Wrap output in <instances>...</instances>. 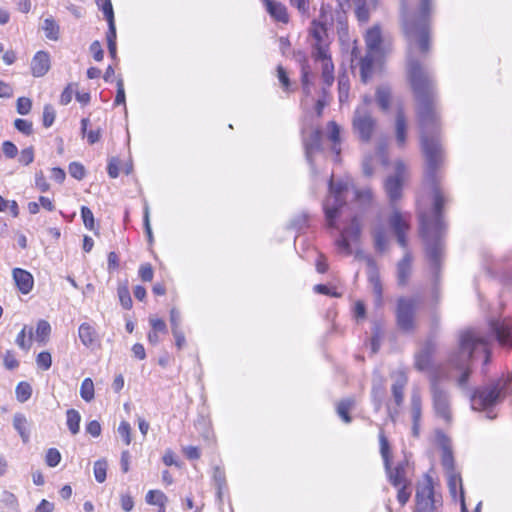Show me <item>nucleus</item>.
I'll return each instance as SVG.
<instances>
[{
	"label": "nucleus",
	"instance_id": "45",
	"mask_svg": "<svg viewBox=\"0 0 512 512\" xmlns=\"http://www.w3.org/2000/svg\"><path fill=\"white\" fill-rule=\"evenodd\" d=\"M81 217H82L84 226L88 230L94 231L95 230L94 215L88 207H86V206L81 207Z\"/></svg>",
	"mask_w": 512,
	"mask_h": 512
},
{
	"label": "nucleus",
	"instance_id": "46",
	"mask_svg": "<svg viewBox=\"0 0 512 512\" xmlns=\"http://www.w3.org/2000/svg\"><path fill=\"white\" fill-rule=\"evenodd\" d=\"M14 127L26 136H30L33 133V124L31 121L26 119L18 118L14 121Z\"/></svg>",
	"mask_w": 512,
	"mask_h": 512
},
{
	"label": "nucleus",
	"instance_id": "22",
	"mask_svg": "<svg viewBox=\"0 0 512 512\" xmlns=\"http://www.w3.org/2000/svg\"><path fill=\"white\" fill-rule=\"evenodd\" d=\"M266 7V11L268 14L277 22L288 23L289 16L287 13V8L280 2H276L273 0H262Z\"/></svg>",
	"mask_w": 512,
	"mask_h": 512
},
{
	"label": "nucleus",
	"instance_id": "56",
	"mask_svg": "<svg viewBox=\"0 0 512 512\" xmlns=\"http://www.w3.org/2000/svg\"><path fill=\"white\" fill-rule=\"evenodd\" d=\"M2 151L3 154L9 159L15 158L18 154L17 146L13 142L8 140L2 143Z\"/></svg>",
	"mask_w": 512,
	"mask_h": 512
},
{
	"label": "nucleus",
	"instance_id": "35",
	"mask_svg": "<svg viewBox=\"0 0 512 512\" xmlns=\"http://www.w3.org/2000/svg\"><path fill=\"white\" fill-rule=\"evenodd\" d=\"M146 502L150 505H157L160 508L165 507L167 501L166 495L159 490H150L146 494Z\"/></svg>",
	"mask_w": 512,
	"mask_h": 512
},
{
	"label": "nucleus",
	"instance_id": "27",
	"mask_svg": "<svg viewBox=\"0 0 512 512\" xmlns=\"http://www.w3.org/2000/svg\"><path fill=\"white\" fill-rule=\"evenodd\" d=\"M374 246L378 252H384L388 246V238L385 228L382 225H378L373 229Z\"/></svg>",
	"mask_w": 512,
	"mask_h": 512
},
{
	"label": "nucleus",
	"instance_id": "38",
	"mask_svg": "<svg viewBox=\"0 0 512 512\" xmlns=\"http://www.w3.org/2000/svg\"><path fill=\"white\" fill-rule=\"evenodd\" d=\"M16 398L19 402H26L32 395V387L28 382L18 383L15 390Z\"/></svg>",
	"mask_w": 512,
	"mask_h": 512
},
{
	"label": "nucleus",
	"instance_id": "57",
	"mask_svg": "<svg viewBox=\"0 0 512 512\" xmlns=\"http://www.w3.org/2000/svg\"><path fill=\"white\" fill-rule=\"evenodd\" d=\"M32 107V102L29 98L26 97H20L17 100V112L20 115H27Z\"/></svg>",
	"mask_w": 512,
	"mask_h": 512
},
{
	"label": "nucleus",
	"instance_id": "58",
	"mask_svg": "<svg viewBox=\"0 0 512 512\" xmlns=\"http://www.w3.org/2000/svg\"><path fill=\"white\" fill-rule=\"evenodd\" d=\"M18 161L23 165H29L34 161L33 147H27L20 152Z\"/></svg>",
	"mask_w": 512,
	"mask_h": 512
},
{
	"label": "nucleus",
	"instance_id": "26",
	"mask_svg": "<svg viewBox=\"0 0 512 512\" xmlns=\"http://www.w3.org/2000/svg\"><path fill=\"white\" fill-rule=\"evenodd\" d=\"M395 132L397 144L399 146L404 145L406 142L407 122L405 115L401 109L397 111L395 121Z\"/></svg>",
	"mask_w": 512,
	"mask_h": 512
},
{
	"label": "nucleus",
	"instance_id": "6",
	"mask_svg": "<svg viewBox=\"0 0 512 512\" xmlns=\"http://www.w3.org/2000/svg\"><path fill=\"white\" fill-rule=\"evenodd\" d=\"M380 442V454L384 462V468L390 483L399 488L397 499L401 505L406 504L410 497V492L407 491V479H406V470H407V462L400 461L397 465L392 468L390 458L391 451L389 442L384 435L383 432L379 435Z\"/></svg>",
	"mask_w": 512,
	"mask_h": 512
},
{
	"label": "nucleus",
	"instance_id": "10",
	"mask_svg": "<svg viewBox=\"0 0 512 512\" xmlns=\"http://www.w3.org/2000/svg\"><path fill=\"white\" fill-rule=\"evenodd\" d=\"M416 319V299L414 297H399L396 307V322L398 328L406 333L412 332Z\"/></svg>",
	"mask_w": 512,
	"mask_h": 512
},
{
	"label": "nucleus",
	"instance_id": "19",
	"mask_svg": "<svg viewBox=\"0 0 512 512\" xmlns=\"http://www.w3.org/2000/svg\"><path fill=\"white\" fill-rule=\"evenodd\" d=\"M401 163L397 164V173L385 180V190L391 202L397 201L402 193V179L400 176Z\"/></svg>",
	"mask_w": 512,
	"mask_h": 512
},
{
	"label": "nucleus",
	"instance_id": "60",
	"mask_svg": "<svg viewBox=\"0 0 512 512\" xmlns=\"http://www.w3.org/2000/svg\"><path fill=\"white\" fill-rule=\"evenodd\" d=\"M139 276L145 282H150L153 279L154 272L150 264H143L139 268Z\"/></svg>",
	"mask_w": 512,
	"mask_h": 512
},
{
	"label": "nucleus",
	"instance_id": "7",
	"mask_svg": "<svg viewBox=\"0 0 512 512\" xmlns=\"http://www.w3.org/2000/svg\"><path fill=\"white\" fill-rule=\"evenodd\" d=\"M365 43L367 53L360 59V77L363 83L370 80L374 63L383 58L387 52L380 26L375 25L366 32Z\"/></svg>",
	"mask_w": 512,
	"mask_h": 512
},
{
	"label": "nucleus",
	"instance_id": "23",
	"mask_svg": "<svg viewBox=\"0 0 512 512\" xmlns=\"http://www.w3.org/2000/svg\"><path fill=\"white\" fill-rule=\"evenodd\" d=\"M412 256L406 253L397 265V284L399 287H405L408 284L411 275Z\"/></svg>",
	"mask_w": 512,
	"mask_h": 512
},
{
	"label": "nucleus",
	"instance_id": "40",
	"mask_svg": "<svg viewBox=\"0 0 512 512\" xmlns=\"http://www.w3.org/2000/svg\"><path fill=\"white\" fill-rule=\"evenodd\" d=\"M107 467L108 463L105 459H99L94 463L93 472L98 483H103L106 480Z\"/></svg>",
	"mask_w": 512,
	"mask_h": 512
},
{
	"label": "nucleus",
	"instance_id": "33",
	"mask_svg": "<svg viewBox=\"0 0 512 512\" xmlns=\"http://www.w3.org/2000/svg\"><path fill=\"white\" fill-rule=\"evenodd\" d=\"M26 426H27L26 417L21 413H16L13 417V427L20 434V436L24 442H27L28 438H29V434L27 432Z\"/></svg>",
	"mask_w": 512,
	"mask_h": 512
},
{
	"label": "nucleus",
	"instance_id": "21",
	"mask_svg": "<svg viewBox=\"0 0 512 512\" xmlns=\"http://www.w3.org/2000/svg\"><path fill=\"white\" fill-rule=\"evenodd\" d=\"M50 56L45 51H38L31 61V72L34 77L44 76L50 69Z\"/></svg>",
	"mask_w": 512,
	"mask_h": 512
},
{
	"label": "nucleus",
	"instance_id": "5",
	"mask_svg": "<svg viewBox=\"0 0 512 512\" xmlns=\"http://www.w3.org/2000/svg\"><path fill=\"white\" fill-rule=\"evenodd\" d=\"M435 352V344L428 342L423 347L421 353L418 355V370L425 371L432 383L433 388V404L436 413L445 421L451 420V411L446 394L436 387L438 376V368L433 364L432 356Z\"/></svg>",
	"mask_w": 512,
	"mask_h": 512
},
{
	"label": "nucleus",
	"instance_id": "47",
	"mask_svg": "<svg viewBox=\"0 0 512 512\" xmlns=\"http://www.w3.org/2000/svg\"><path fill=\"white\" fill-rule=\"evenodd\" d=\"M56 117L54 108L51 105H45L43 109V126L49 128L53 125Z\"/></svg>",
	"mask_w": 512,
	"mask_h": 512
},
{
	"label": "nucleus",
	"instance_id": "24",
	"mask_svg": "<svg viewBox=\"0 0 512 512\" xmlns=\"http://www.w3.org/2000/svg\"><path fill=\"white\" fill-rule=\"evenodd\" d=\"M408 379L404 372H398L394 376V383L392 384V395L396 406H400L404 400V389L407 385Z\"/></svg>",
	"mask_w": 512,
	"mask_h": 512
},
{
	"label": "nucleus",
	"instance_id": "30",
	"mask_svg": "<svg viewBox=\"0 0 512 512\" xmlns=\"http://www.w3.org/2000/svg\"><path fill=\"white\" fill-rule=\"evenodd\" d=\"M355 406L354 398H346L341 400L337 405V414L345 422L350 423L351 417L349 411Z\"/></svg>",
	"mask_w": 512,
	"mask_h": 512
},
{
	"label": "nucleus",
	"instance_id": "37",
	"mask_svg": "<svg viewBox=\"0 0 512 512\" xmlns=\"http://www.w3.org/2000/svg\"><path fill=\"white\" fill-rule=\"evenodd\" d=\"M80 396L86 402H90L94 399V383L91 378H85L82 381Z\"/></svg>",
	"mask_w": 512,
	"mask_h": 512
},
{
	"label": "nucleus",
	"instance_id": "13",
	"mask_svg": "<svg viewBox=\"0 0 512 512\" xmlns=\"http://www.w3.org/2000/svg\"><path fill=\"white\" fill-rule=\"evenodd\" d=\"M310 36L313 38L312 56L314 58H325L328 53V35L326 20L314 19L309 29Z\"/></svg>",
	"mask_w": 512,
	"mask_h": 512
},
{
	"label": "nucleus",
	"instance_id": "55",
	"mask_svg": "<svg viewBox=\"0 0 512 512\" xmlns=\"http://www.w3.org/2000/svg\"><path fill=\"white\" fill-rule=\"evenodd\" d=\"M118 433L123 438L126 445L131 443V426L128 422L122 421L118 427Z\"/></svg>",
	"mask_w": 512,
	"mask_h": 512
},
{
	"label": "nucleus",
	"instance_id": "16",
	"mask_svg": "<svg viewBox=\"0 0 512 512\" xmlns=\"http://www.w3.org/2000/svg\"><path fill=\"white\" fill-rule=\"evenodd\" d=\"M446 474L447 487L451 498L454 501L460 502L461 512H469L465 502V492L461 474L458 471H452Z\"/></svg>",
	"mask_w": 512,
	"mask_h": 512
},
{
	"label": "nucleus",
	"instance_id": "44",
	"mask_svg": "<svg viewBox=\"0 0 512 512\" xmlns=\"http://www.w3.org/2000/svg\"><path fill=\"white\" fill-rule=\"evenodd\" d=\"M355 14L360 22H367L369 20V9L366 5V0H357Z\"/></svg>",
	"mask_w": 512,
	"mask_h": 512
},
{
	"label": "nucleus",
	"instance_id": "52",
	"mask_svg": "<svg viewBox=\"0 0 512 512\" xmlns=\"http://www.w3.org/2000/svg\"><path fill=\"white\" fill-rule=\"evenodd\" d=\"M328 137L334 144L340 143V127L336 122L330 121L327 125Z\"/></svg>",
	"mask_w": 512,
	"mask_h": 512
},
{
	"label": "nucleus",
	"instance_id": "51",
	"mask_svg": "<svg viewBox=\"0 0 512 512\" xmlns=\"http://www.w3.org/2000/svg\"><path fill=\"white\" fill-rule=\"evenodd\" d=\"M36 363L42 370H48L52 364V357L49 352H41L36 358Z\"/></svg>",
	"mask_w": 512,
	"mask_h": 512
},
{
	"label": "nucleus",
	"instance_id": "14",
	"mask_svg": "<svg viewBox=\"0 0 512 512\" xmlns=\"http://www.w3.org/2000/svg\"><path fill=\"white\" fill-rule=\"evenodd\" d=\"M360 234V221L358 219V216L354 215L351 218L350 223L341 230L340 236L336 240V245L346 255H350L352 253L351 242L358 241L360 238Z\"/></svg>",
	"mask_w": 512,
	"mask_h": 512
},
{
	"label": "nucleus",
	"instance_id": "4",
	"mask_svg": "<svg viewBox=\"0 0 512 512\" xmlns=\"http://www.w3.org/2000/svg\"><path fill=\"white\" fill-rule=\"evenodd\" d=\"M399 26L406 43V75L413 93H416V8L414 0H400Z\"/></svg>",
	"mask_w": 512,
	"mask_h": 512
},
{
	"label": "nucleus",
	"instance_id": "42",
	"mask_svg": "<svg viewBox=\"0 0 512 512\" xmlns=\"http://www.w3.org/2000/svg\"><path fill=\"white\" fill-rule=\"evenodd\" d=\"M309 75H310V66L308 65V63L306 61H304V63L301 65V82H302L303 92L305 93L306 96L310 95V93H311Z\"/></svg>",
	"mask_w": 512,
	"mask_h": 512
},
{
	"label": "nucleus",
	"instance_id": "41",
	"mask_svg": "<svg viewBox=\"0 0 512 512\" xmlns=\"http://www.w3.org/2000/svg\"><path fill=\"white\" fill-rule=\"evenodd\" d=\"M26 331L27 326H24L16 337V344L24 350H28L30 348L33 336V331L31 327L28 330V338H26Z\"/></svg>",
	"mask_w": 512,
	"mask_h": 512
},
{
	"label": "nucleus",
	"instance_id": "1",
	"mask_svg": "<svg viewBox=\"0 0 512 512\" xmlns=\"http://www.w3.org/2000/svg\"><path fill=\"white\" fill-rule=\"evenodd\" d=\"M440 130L435 82L427 71L418 66V134L423 169L418 236L424 245L425 261L433 274L440 269L442 240L447 228L444 221L446 197L440 187V172L445 163Z\"/></svg>",
	"mask_w": 512,
	"mask_h": 512
},
{
	"label": "nucleus",
	"instance_id": "49",
	"mask_svg": "<svg viewBox=\"0 0 512 512\" xmlns=\"http://www.w3.org/2000/svg\"><path fill=\"white\" fill-rule=\"evenodd\" d=\"M370 281L373 285V292L375 294V297H376V304L378 306H380L382 304V293H383V289H382V284L380 282V279L377 275L375 276H371L370 277Z\"/></svg>",
	"mask_w": 512,
	"mask_h": 512
},
{
	"label": "nucleus",
	"instance_id": "17",
	"mask_svg": "<svg viewBox=\"0 0 512 512\" xmlns=\"http://www.w3.org/2000/svg\"><path fill=\"white\" fill-rule=\"evenodd\" d=\"M305 157L308 163L313 166V155L322 150V131L315 129L308 136L303 138Z\"/></svg>",
	"mask_w": 512,
	"mask_h": 512
},
{
	"label": "nucleus",
	"instance_id": "36",
	"mask_svg": "<svg viewBox=\"0 0 512 512\" xmlns=\"http://www.w3.org/2000/svg\"><path fill=\"white\" fill-rule=\"evenodd\" d=\"M213 481L217 489L218 497H221L222 490L226 487V476L225 471L219 466L213 469Z\"/></svg>",
	"mask_w": 512,
	"mask_h": 512
},
{
	"label": "nucleus",
	"instance_id": "53",
	"mask_svg": "<svg viewBox=\"0 0 512 512\" xmlns=\"http://www.w3.org/2000/svg\"><path fill=\"white\" fill-rule=\"evenodd\" d=\"M115 105H124V108L126 109V97H125V90H124V82L123 79H118L117 81V93L114 101Z\"/></svg>",
	"mask_w": 512,
	"mask_h": 512
},
{
	"label": "nucleus",
	"instance_id": "39",
	"mask_svg": "<svg viewBox=\"0 0 512 512\" xmlns=\"http://www.w3.org/2000/svg\"><path fill=\"white\" fill-rule=\"evenodd\" d=\"M51 333V326L45 320H40L37 323L35 339L39 343H45Z\"/></svg>",
	"mask_w": 512,
	"mask_h": 512
},
{
	"label": "nucleus",
	"instance_id": "50",
	"mask_svg": "<svg viewBox=\"0 0 512 512\" xmlns=\"http://www.w3.org/2000/svg\"><path fill=\"white\" fill-rule=\"evenodd\" d=\"M68 170L69 174L77 180H82L85 177V168L78 162L70 163Z\"/></svg>",
	"mask_w": 512,
	"mask_h": 512
},
{
	"label": "nucleus",
	"instance_id": "11",
	"mask_svg": "<svg viewBox=\"0 0 512 512\" xmlns=\"http://www.w3.org/2000/svg\"><path fill=\"white\" fill-rule=\"evenodd\" d=\"M489 334L494 337L499 346L512 348V317L491 318L488 321Z\"/></svg>",
	"mask_w": 512,
	"mask_h": 512
},
{
	"label": "nucleus",
	"instance_id": "28",
	"mask_svg": "<svg viewBox=\"0 0 512 512\" xmlns=\"http://www.w3.org/2000/svg\"><path fill=\"white\" fill-rule=\"evenodd\" d=\"M376 102L383 111L390 107L391 89L387 85L379 86L376 90Z\"/></svg>",
	"mask_w": 512,
	"mask_h": 512
},
{
	"label": "nucleus",
	"instance_id": "9",
	"mask_svg": "<svg viewBox=\"0 0 512 512\" xmlns=\"http://www.w3.org/2000/svg\"><path fill=\"white\" fill-rule=\"evenodd\" d=\"M433 0H418V56L429 54L432 46L430 18Z\"/></svg>",
	"mask_w": 512,
	"mask_h": 512
},
{
	"label": "nucleus",
	"instance_id": "64",
	"mask_svg": "<svg viewBox=\"0 0 512 512\" xmlns=\"http://www.w3.org/2000/svg\"><path fill=\"white\" fill-rule=\"evenodd\" d=\"M150 325L152 327V331L156 333H167L166 323L160 318H150Z\"/></svg>",
	"mask_w": 512,
	"mask_h": 512
},
{
	"label": "nucleus",
	"instance_id": "29",
	"mask_svg": "<svg viewBox=\"0 0 512 512\" xmlns=\"http://www.w3.org/2000/svg\"><path fill=\"white\" fill-rule=\"evenodd\" d=\"M314 59L316 61L322 62V78H323V81L325 82V84L330 86L334 81V76H333L334 67H333V63L331 61L330 56L328 55V53H326L325 58H314Z\"/></svg>",
	"mask_w": 512,
	"mask_h": 512
},
{
	"label": "nucleus",
	"instance_id": "20",
	"mask_svg": "<svg viewBox=\"0 0 512 512\" xmlns=\"http://www.w3.org/2000/svg\"><path fill=\"white\" fill-rule=\"evenodd\" d=\"M14 282L22 294H28L34 286V278L32 274L21 268L12 270Z\"/></svg>",
	"mask_w": 512,
	"mask_h": 512
},
{
	"label": "nucleus",
	"instance_id": "63",
	"mask_svg": "<svg viewBox=\"0 0 512 512\" xmlns=\"http://www.w3.org/2000/svg\"><path fill=\"white\" fill-rule=\"evenodd\" d=\"M35 186L41 191L46 192L49 190V183L46 181L42 171L35 174Z\"/></svg>",
	"mask_w": 512,
	"mask_h": 512
},
{
	"label": "nucleus",
	"instance_id": "54",
	"mask_svg": "<svg viewBox=\"0 0 512 512\" xmlns=\"http://www.w3.org/2000/svg\"><path fill=\"white\" fill-rule=\"evenodd\" d=\"M97 5L102 9L107 22L115 21L111 0H105L102 4H100L99 0H97Z\"/></svg>",
	"mask_w": 512,
	"mask_h": 512
},
{
	"label": "nucleus",
	"instance_id": "25",
	"mask_svg": "<svg viewBox=\"0 0 512 512\" xmlns=\"http://www.w3.org/2000/svg\"><path fill=\"white\" fill-rule=\"evenodd\" d=\"M78 335L82 344L92 347L97 341L96 330L89 323H82L78 329Z\"/></svg>",
	"mask_w": 512,
	"mask_h": 512
},
{
	"label": "nucleus",
	"instance_id": "15",
	"mask_svg": "<svg viewBox=\"0 0 512 512\" xmlns=\"http://www.w3.org/2000/svg\"><path fill=\"white\" fill-rule=\"evenodd\" d=\"M500 396L498 386L492 385L477 389L472 395V408L475 410H485L493 406Z\"/></svg>",
	"mask_w": 512,
	"mask_h": 512
},
{
	"label": "nucleus",
	"instance_id": "43",
	"mask_svg": "<svg viewBox=\"0 0 512 512\" xmlns=\"http://www.w3.org/2000/svg\"><path fill=\"white\" fill-rule=\"evenodd\" d=\"M117 292L123 308L130 309L132 307V298L128 287L126 285L119 286Z\"/></svg>",
	"mask_w": 512,
	"mask_h": 512
},
{
	"label": "nucleus",
	"instance_id": "61",
	"mask_svg": "<svg viewBox=\"0 0 512 512\" xmlns=\"http://www.w3.org/2000/svg\"><path fill=\"white\" fill-rule=\"evenodd\" d=\"M170 324L171 330H181V314L176 308L170 310Z\"/></svg>",
	"mask_w": 512,
	"mask_h": 512
},
{
	"label": "nucleus",
	"instance_id": "12",
	"mask_svg": "<svg viewBox=\"0 0 512 512\" xmlns=\"http://www.w3.org/2000/svg\"><path fill=\"white\" fill-rule=\"evenodd\" d=\"M375 125L376 120L368 111L366 105L359 106L355 110L353 117V128L362 141L368 142L371 139Z\"/></svg>",
	"mask_w": 512,
	"mask_h": 512
},
{
	"label": "nucleus",
	"instance_id": "48",
	"mask_svg": "<svg viewBox=\"0 0 512 512\" xmlns=\"http://www.w3.org/2000/svg\"><path fill=\"white\" fill-rule=\"evenodd\" d=\"M61 461V454L56 448L48 449L46 453V464L49 467H56Z\"/></svg>",
	"mask_w": 512,
	"mask_h": 512
},
{
	"label": "nucleus",
	"instance_id": "8",
	"mask_svg": "<svg viewBox=\"0 0 512 512\" xmlns=\"http://www.w3.org/2000/svg\"><path fill=\"white\" fill-rule=\"evenodd\" d=\"M441 483L436 471L431 468L423 476L418 488V512H440L443 506Z\"/></svg>",
	"mask_w": 512,
	"mask_h": 512
},
{
	"label": "nucleus",
	"instance_id": "32",
	"mask_svg": "<svg viewBox=\"0 0 512 512\" xmlns=\"http://www.w3.org/2000/svg\"><path fill=\"white\" fill-rule=\"evenodd\" d=\"M43 30L45 32V36L49 40L56 41L59 38V25L52 18H46L43 23Z\"/></svg>",
	"mask_w": 512,
	"mask_h": 512
},
{
	"label": "nucleus",
	"instance_id": "18",
	"mask_svg": "<svg viewBox=\"0 0 512 512\" xmlns=\"http://www.w3.org/2000/svg\"><path fill=\"white\" fill-rule=\"evenodd\" d=\"M389 225L393 230L399 245L403 248H406V232L409 228L407 221L398 211H394L389 218Z\"/></svg>",
	"mask_w": 512,
	"mask_h": 512
},
{
	"label": "nucleus",
	"instance_id": "2",
	"mask_svg": "<svg viewBox=\"0 0 512 512\" xmlns=\"http://www.w3.org/2000/svg\"><path fill=\"white\" fill-rule=\"evenodd\" d=\"M478 353L483 354V364L487 365L492 355L488 338L476 328L461 330L458 334L457 349L448 357V364L461 371L458 379L460 386L467 384L471 374V363Z\"/></svg>",
	"mask_w": 512,
	"mask_h": 512
},
{
	"label": "nucleus",
	"instance_id": "34",
	"mask_svg": "<svg viewBox=\"0 0 512 512\" xmlns=\"http://www.w3.org/2000/svg\"><path fill=\"white\" fill-rule=\"evenodd\" d=\"M66 416L68 429L73 435L77 434L80 430V413L75 409H69L66 412Z\"/></svg>",
	"mask_w": 512,
	"mask_h": 512
},
{
	"label": "nucleus",
	"instance_id": "3",
	"mask_svg": "<svg viewBox=\"0 0 512 512\" xmlns=\"http://www.w3.org/2000/svg\"><path fill=\"white\" fill-rule=\"evenodd\" d=\"M352 190L354 198L360 207H366L371 199L372 192L369 189L358 190L349 178L329 181V196L323 203V210L327 225L330 228H338L336 219L342 215L346 207V196Z\"/></svg>",
	"mask_w": 512,
	"mask_h": 512
},
{
	"label": "nucleus",
	"instance_id": "59",
	"mask_svg": "<svg viewBox=\"0 0 512 512\" xmlns=\"http://www.w3.org/2000/svg\"><path fill=\"white\" fill-rule=\"evenodd\" d=\"M376 158L379 160V162L383 165V166H387L388 163H389V159H388V153H387V145L386 143H380L378 146H377V150H376V154H375Z\"/></svg>",
	"mask_w": 512,
	"mask_h": 512
},
{
	"label": "nucleus",
	"instance_id": "31",
	"mask_svg": "<svg viewBox=\"0 0 512 512\" xmlns=\"http://www.w3.org/2000/svg\"><path fill=\"white\" fill-rule=\"evenodd\" d=\"M441 464H442L444 470L446 471V473L452 472V471H457L455 468L453 452H452L450 445H448V444L443 445L442 455H441Z\"/></svg>",
	"mask_w": 512,
	"mask_h": 512
},
{
	"label": "nucleus",
	"instance_id": "62",
	"mask_svg": "<svg viewBox=\"0 0 512 512\" xmlns=\"http://www.w3.org/2000/svg\"><path fill=\"white\" fill-rule=\"evenodd\" d=\"M307 221H308V214L303 212V213L299 214L298 216H296L291 221L290 225L292 228H294L296 230H301L307 225Z\"/></svg>",
	"mask_w": 512,
	"mask_h": 512
}]
</instances>
